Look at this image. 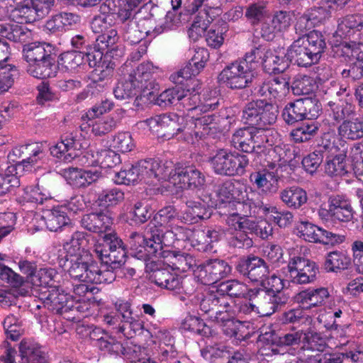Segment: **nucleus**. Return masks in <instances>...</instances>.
<instances>
[{
	"instance_id": "35",
	"label": "nucleus",
	"mask_w": 363,
	"mask_h": 363,
	"mask_svg": "<svg viewBox=\"0 0 363 363\" xmlns=\"http://www.w3.org/2000/svg\"><path fill=\"white\" fill-rule=\"evenodd\" d=\"M150 280L158 286L168 290H176L182 286L185 287L184 291L187 294L191 295L194 292V289H188L186 283H183L177 274L165 269H160L153 271L152 274L150 275Z\"/></svg>"
},
{
	"instance_id": "25",
	"label": "nucleus",
	"mask_w": 363,
	"mask_h": 363,
	"mask_svg": "<svg viewBox=\"0 0 363 363\" xmlns=\"http://www.w3.org/2000/svg\"><path fill=\"white\" fill-rule=\"evenodd\" d=\"M175 230L178 231V240H187L199 250H206L211 242L218 239V233L214 230H191L184 227H177Z\"/></svg>"
},
{
	"instance_id": "44",
	"label": "nucleus",
	"mask_w": 363,
	"mask_h": 363,
	"mask_svg": "<svg viewBox=\"0 0 363 363\" xmlns=\"http://www.w3.org/2000/svg\"><path fill=\"white\" fill-rule=\"evenodd\" d=\"M285 57L284 52L267 50L262 61L264 69L268 74L283 72L288 67Z\"/></svg>"
},
{
	"instance_id": "12",
	"label": "nucleus",
	"mask_w": 363,
	"mask_h": 363,
	"mask_svg": "<svg viewBox=\"0 0 363 363\" xmlns=\"http://www.w3.org/2000/svg\"><path fill=\"white\" fill-rule=\"evenodd\" d=\"M211 164L218 174L234 176L241 175L249 163L247 157L238 152H230L219 150L211 158Z\"/></svg>"
},
{
	"instance_id": "2",
	"label": "nucleus",
	"mask_w": 363,
	"mask_h": 363,
	"mask_svg": "<svg viewBox=\"0 0 363 363\" xmlns=\"http://www.w3.org/2000/svg\"><path fill=\"white\" fill-rule=\"evenodd\" d=\"M325 48L324 35L314 30L294 40L289 48L286 55L299 67H308L320 60Z\"/></svg>"
},
{
	"instance_id": "62",
	"label": "nucleus",
	"mask_w": 363,
	"mask_h": 363,
	"mask_svg": "<svg viewBox=\"0 0 363 363\" xmlns=\"http://www.w3.org/2000/svg\"><path fill=\"white\" fill-rule=\"evenodd\" d=\"M93 55L82 52L69 51L62 53L60 57V63L68 70H74L84 62L85 57L90 60Z\"/></svg>"
},
{
	"instance_id": "39",
	"label": "nucleus",
	"mask_w": 363,
	"mask_h": 363,
	"mask_svg": "<svg viewBox=\"0 0 363 363\" xmlns=\"http://www.w3.org/2000/svg\"><path fill=\"white\" fill-rule=\"evenodd\" d=\"M23 57L28 65H31L37 61H42L47 57L55 55L54 47L50 43L44 42H34L24 45Z\"/></svg>"
},
{
	"instance_id": "59",
	"label": "nucleus",
	"mask_w": 363,
	"mask_h": 363,
	"mask_svg": "<svg viewBox=\"0 0 363 363\" xmlns=\"http://www.w3.org/2000/svg\"><path fill=\"white\" fill-rule=\"evenodd\" d=\"M346 155L340 153L327 160L325 172L330 177L344 176L350 172V167L345 162Z\"/></svg>"
},
{
	"instance_id": "54",
	"label": "nucleus",
	"mask_w": 363,
	"mask_h": 363,
	"mask_svg": "<svg viewBox=\"0 0 363 363\" xmlns=\"http://www.w3.org/2000/svg\"><path fill=\"white\" fill-rule=\"evenodd\" d=\"M235 317H230L228 320L220 322L218 324L221 327L223 333L230 337L237 340H242L248 336L245 332L247 321L235 320Z\"/></svg>"
},
{
	"instance_id": "1",
	"label": "nucleus",
	"mask_w": 363,
	"mask_h": 363,
	"mask_svg": "<svg viewBox=\"0 0 363 363\" xmlns=\"http://www.w3.org/2000/svg\"><path fill=\"white\" fill-rule=\"evenodd\" d=\"M158 70L159 67L150 62L141 63L136 69L117 84L113 89L115 97L124 100L134 96L141 98L153 95L155 88L153 76Z\"/></svg>"
},
{
	"instance_id": "38",
	"label": "nucleus",
	"mask_w": 363,
	"mask_h": 363,
	"mask_svg": "<svg viewBox=\"0 0 363 363\" xmlns=\"http://www.w3.org/2000/svg\"><path fill=\"white\" fill-rule=\"evenodd\" d=\"M222 293L230 297L248 298L259 300L257 287L249 288L245 284L235 279L222 282L218 287Z\"/></svg>"
},
{
	"instance_id": "19",
	"label": "nucleus",
	"mask_w": 363,
	"mask_h": 363,
	"mask_svg": "<svg viewBox=\"0 0 363 363\" xmlns=\"http://www.w3.org/2000/svg\"><path fill=\"white\" fill-rule=\"evenodd\" d=\"M169 182L180 189L202 187L206 182L204 174L194 166H177L169 169Z\"/></svg>"
},
{
	"instance_id": "48",
	"label": "nucleus",
	"mask_w": 363,
	"mask_h": 363,
	"mask_svg": "<svg viewBox=\"0 0 363 363\" xmlns=\"http://www.w3.org/2000/svg\"><path fill=\"white\" fill-rule=\"evenodd\" d=\"M338 134L345 138L354 140L363 138V118L345 120L337 128Z\"/></svg>"
},
{
	"instance_id": "22",
	"label": "nucleus",
	"mask_w": 363,
	"mask_h": 363,
	"mask_svg": "<svg viewBox=\"0 0 363 363\" xmlns=\"http://www.w3.org/2000/svg\"><path fill=\"white\" fill-rule=\"evenodd\" d=\"M288 272L287 276L291 282L306 284L316 279L318 267L314 262L301 257H294L288 264Z\"/></svg>"
},
{
	"instance_id": "58",
	"label": "nucleus",
	"mask_w": 363,
	"mask_h": 363,
	"mask_svg": "<svg viewBox=\"0 0 363 363\" xmlns=\"http://www.w3.org/2000/svg\"><path fill=\"white\" fill-rule=\"evenodd\" d=\"M317 85L315 79L306 74H298L294 78L291 85L294 95H309L316 89Z\"/></svg>"
},
{
	"instance_id": "24",
	"label": "nucleus",
	"mask_w": 363,
	"mask_h": 363,
	"mask_svg": "<svg viewBox=\"0 0 363 363\" xmlns=\"http://www.w3.org/2000/svg\"><path fill=\"white\" fill-rule=\"evenodd\" d=\"M138 162L142 182L155 186L161 179H168L172 167L171 162L161 164V162L155 159H147Z\"/></svg>"
},
{
	"instance_id": "14",
	"label": "nucleus",
	"mask_w": 363,
	"mask_h": 363,
	"mask_svg": "<svg viewBox=\"0 0 363 363\" xmlns=\"http://www.w3.org/2000/svg\"><path fill=\"white\" fill-rule=\"evenodd\" d=\"M318 215L325 223L335 220L347 223L353 219L354 211L346 197L336 195L329 197L328 208L323 206H320Z\"/></svg>"
},
{
	"instance_id": "3",
	"label": "nucleus",
	"mask_w": 363,
	"mask_h": 363,
	"mask_svg": "<svg viewBox=\"0 0 363 363\" xmlns=\"http://www.w3.org/2000/svg\"><path fill=\"white\" fill-rule=\"evenodd\" d=\"M284 155V150L281 147L276 145L269 151V156L272 157V162H269L266 167L250 174V182L263 194L271 196L278 191L281 180V175L279 173L281 167L279 162H286Z\"/></svg>"
},
{
	"instance_id": "29",
	"label": "nucleus",
	"mask_w": 363,
	"mask_h": 363,
	"mask_svg": "<svg viewBox=\"0 0 363 363\" xmlns=\"http://www.w3.org/2000/svg\"><path fill=\"white\" fill-rule=\"evenodd\" d=\"M236 268L241 274L252 281H263L269 273L266 262L257 257L240 259Z\"/></svg>"
},
{
	"instance_id": "46",
	"label": "nucleus",
	"mask_w": 363,
	"mask_h": 363,
	"mask_svg": "<svg viewBox=\"0 0 363 363\" xmlns=\"http://www.w3.org/2000/svg\"><path fill=\"white\" fill-rule=\"evenodd\" d=\"M216 194L221 202L225 204L224 207L228 209L230 202L243 199V191L240 184L230 180H227L218 185Z\"/></svg>"
},
{
	"instance_id": "41",
	"label": "nucleus",
	"mask_w": 363,
	"mask_h": 363,
	"mask_svg": "<svg viewBox=\"0 0 363 363\" xmlns=\"http://www.w3.org/2000/svg\"><path fill=\"white\" fill-rule=\"evenodd\" d=\"M337 31L340 35L351 37L355 34L358 40H363V16L353 14L345 16L339 23Z\"/></svg>"
},
{
	"instance_id": "42",
	"label": "nucleus",
	"mask_w": 363,
	"mask_h": 363,
	"mask_svg": "<svg viewBox=\"0 0 363 363\" xmlns=\"http://www.w3.org/2000/svg\"><path fill=\"white\" fill-rule=\"evenodd\" d=\"M27 72L31 76L38 79L54 77L57 72V65L55 63V55H51L42 61H37L28 65Z\"/></svg>"
},
{
	"instance_id": "37",
	"label": "nucleus",
	"mask_w": 363,
	"mask_h": 363,
	"mask_svg": "<svg viewBox=\"0 0 363 363\" xmlns=\"http://www.w3.org/2000/svg\"><path fill=\"white\" fill-rule=\"evenodd\" d=\"M45 225L50 231L57 232L63 230L67 232L74 230L73 225L66 212V208L59 206L49 211L45 217Z\"/></svg>"
},
{
	"instance_id": "23",
	"label": "nucleus",
	"mask_w": 363,
	"mask_h": 363,
	"mask_svg": "<svg viewBox=\"0 0 363 363\" xmlns=\"http://www.w3.org/2000/svg\"><path fill=\"white\" fill-rule=\"evenodd\" d=\"M45 155L42 145L38 143H32L13 147L9 157L13 161L22 158V161L16 164V168L28 171Z\"/></svg>"
},
{
	"instance_id": "9",
	"label": "nucleus",
	"mask_w": 363,
	"mask_h": 363,
	"mask_svg": "<svg viewBox=\"0 0 363 363\" xmlns=\"http://www.w3.org/2000/svg\"><path fill=\"white\" fill-rule=\"evenodd\" d=\"M277 117V108L265 99L247 103L242 116L245 123L250 127H267L276 122Z\"/></svg>"
},
{
	"instance_id": "31",
	"label": "nucleus",
	"mask_w": 363,
	"mask_h": 363,
	"mask_svg": "<svg viewBox=\"0 0 363 363\" xmlns=\"http://www.w3.org/2000/svg\"><path fill=\"white\" fill-rule=\"evenodd\" d=\"M81 225L90 232L106 235L111 229L113 218L108 211L93 212L82 216Z\"/></svg>"
},
{
	"instance_id": "21",
	"label": "nucleus",
	"mask_w": 363,
	"mask_h": 363,
	"mask_svg": "<svg viewBox=\"0 0 363 363\" xmlns=\"http://www.w3.org/2000/svg\"><path fill=\"white\" fill-rule=\"evenodd\" d=\"M230 272L231 267L228 262L216 259L199 265L195 271V276L202 284L213 285L225 278Z\"/></svg>"
},
{
	"instance_id": "20",
	"label": "nucleus",
	"mask_w": 363,
	"mask_h": 363,
	"mask_svg": "<svg viewBox=\"0 0 363 363\" xmlns=\"http://www.w3.org/2000/svg\"><path fill=\"white\" fill-rule=\"evenodd\" d=\"M297 230L300 238L311 242L334 245L345 240L344 235L328 231L308 221L300 222Z\"/></svg>"
},
{
	"instance_id": "40",
	"label": "nucleus",
	"mask_w": 363,
	"mask_h": 363,
	"mask_svg": "<svg viewBox=\"0 0 363 363\" xmlns=\"http://www.w3.org/2000/svg\"><path fill=\"white\" fill-rule=\"evenodd\" d=\"M71 233L70 238L63 242V250L66 254L67 261H69V259L84 257L86 255V252L84 251L86 243V234L81 231L73 232L72 230Z\"/></svg>"
},
{
	"instance_id": "4",
	"label": "nucleus",
	"mask_w": 363,
	"mask_h": 363,
	"mask_svg": "<svg viewBox=\"0 0 363 363\" xmlns=\"http://www.w3.org/2000/svg\"><path fill=\"white\" fill-rule=\"evenodd\" d=\"M93 253L104 264L100 268H108L116 274L117 272L115 271L125 263L126 252L122 240L115 233L106 234L98 240L94 246Z\"/></svg>"
},
{
	"instance_id": "50",
	"label": "nucleus",
	"mask_w": 363,
	"mask_h": 363,
	"mask_svg": "<svg viewBox=\"0 0 363 363\" xmlns=\"http://www.w3.org/2000/svg\"><path fill=\"white\" fill-rule=\"evenodd\" d=\"M350 263L351 259L345 252L335 250L327 255L324 266L327 272H338L347 269Z\"/></svg>"
},
{
	"instance_id": "16",
	"label": "nucleus",
	"mask_w": 363,
	"mask_h": 363,
	"mask_svg": "<svg viewBox=\"0 0 363 363\" xmlns=\"http://www.w3.org/2000/svg\"><path fill=\"white\" fill-rule=\"evenodd\" d=\"M90 338L96 341V347L105 354L116 356L123 355L130 359L133 363H154L150 358L128 357V350L130 349H126L121 341L118 340L115 337L109 336L104 333L101 328H94L90 333Z\"/></svg>"
},
{
	"instance_id": "13",
	"label": "nucleus",
	"mask_w": 363,
	"mask_h": 363,
	"mask_svg": "<svg viewBox=\"0 0 363 363\" xmlns=\"http://www.w3.org/2000/svg\"><path fill=\"white\" fill-rule=\"evenodd\" d=\"M321 111V104L315 98L306 97L286 105L282 117L287 124H294L304 119L316 118Z\"/></svg>"
},
{
	"instance_id": "11",
	"label": "nucleus",
	"mask_w": 363,
	"mask_h": 363,
	"mask_svg": "<svg viewBox=\"0 0 363 363\" xmlns=\"http://www.w3.org/2000/svg\"><path fill=\"white\" fill-rule=\"evenodd\" d=\"M255 78L254 68L244 61H235L226 66L220 73V82L231 89L249 86Z\"/></svg>"
},
{
	"instance_id": "51",
	"label": "nucleus",
	"mask_w": 363,
	"mask_h": 363,
	"mask_svg": "<svg viewBox=\"0 0 363 363\" xmlns=\"http://www.w3.org/2000/svg\"><path fill=\"white\" fill-rule=\"evenodd\" d=\"M116 127V121L113 117L106 116L103 118H96V119H88L86 125H81L82 130H86L87 128H91V132L95 135H105Z\"/></svg>"
},
{
	"instance_id": "63",
	"label": "nucleus",
	"mask_w": 363,
	"mask_h": 363,
	"mask_svg": "<svg viewBox=\"0 0 363 363\" xmlns=\"http://www.w3.org/2000/svg\"><path fill=\"white\" fill-rule=\"evenodd\" d=\"M303 344L304 349L318 352H323L327 346L325 337L311 330L303 333Z\"/></svg>"
},
{
	"instance_id": "57",
	"label": "nucleus",
	"mask_w": 363,
	"mask_h": 363,
	"mask_svg": "<svg viewBox=\"0 0 363 363\" xmlns=\"http://www.w3.org/2000/svg\"><path fill=\"white\" fill-rule=\"evenodd\" d=\"M264 216L280 228H285L291 225L294 218L293 213L289 211H279L275 206L271 204H267V207H264Z\"/></svg>"
},
{
	"instance_id": "49",
	"label": "nucleus",
	"mask_w": 363,
	"mask_h": 363,
	"mask_svg": "<svg viewBox=\"0 0 363 363\" xmlns=\"http://www.w3.org/2000/svg\"><path fill=\"white\" fill-rule=\"evenodd\" d=\"M254 127H244L236 130L232 135V145L242 152L250 153L253 152L252 135Z\"/></svg>"
},
{
	"instance_id": "6",
	"label": "nucleus",
	"mask_w": 363,
	"mask_h": 363,
	"mask_svg": "<svg viewBox=\"0 0 363 363\" xmlns=\"http://www.w3.org/2000/svg\"><path fill=\"white\" fill-rule=\"evenodd\" d=\"M220 0H192L189 12L196 13L188 30L189 37L196 40L207 29L210 23L219 15Z\"/></svg>"
},
{
	"instance_id": "8",
	"label": "nucleus",
	"mask_w": 363,
	"mask_h": 363,
	"mask_svg": "<svg viewBox=\"0 0 363 363\" xmlns=\"http://www.w3.org/2000/svg\"><path fill=\"white\" fill-rule=\"evenodd\" d=\"M268 287H257L259 307L264 311L272 309L275 313L284 307L289 300V295L284 287V280L274 274L267 279Z\"/></svg>"
},
{
	"instance_id": "34",
	"label": "nucleus",
	"mask_w": 363,
	"mask_h": 363,
	"mask_svg": "<svg viewBox=\"0 0 363 363\" xmlns=\"http://www.w3.org/2000/svg\"><path fill=\"white\" fill-rule=\"evenodd\" d=\"M160 240L158 241L160 242V247L157 248L153 245L151 249L148 250V255L163 258L164 262L169 266L177 252V251L169 250V247L172 244V240H178L177 238L178 233H175L173 230H166L164 232L163 229L160 228ZM155 241L157 242V240H155Z\"/></svg>"
},
{
	"instance_id": "36",
	"label": "nucleus",
	"mask_w": 363,
	"mask_h": 363,
	"mask_svg": "<svg viewBox=\"0 0 363 363\" xmlns=\"http://www.w3.org/2000/svg\"><path fill=\"white\" fill-rule=\"evenodd\" d=\"M64 177L70 185L82 188L96 182L101 177V172L97 170L67 168L64 170Z\"/></svg>"
},
{
	"instance_id": "60",
	"label": "nucleus",
	"mask_w": 363,
	"mask_h": 363,
	"mask_svg": "<svg viewBox=\"0 0 363 363\" xmlns=\"http://www.w3.org/2000/svg\"><path fill=\"white\" fill-rule=\"evenodd\" d=\"M233 309V301L228 296L223 294L216 306V309L211 315V319L218 323L228 320L230 317H235V312Z\"/></svg>"
},
{
	"instance_id": "32",
	"label": "nucleus",
	"mask_w": 363,
	"mask_h": 363,
	"mask_svg": "<svg viewBox=\"0 0 363 363\" xmlns=\"http://www.w3.org/2000/svg\"><path fill=\"white\" fill-rule=\"evenodd\" d=\"M155 336L160 340L158 359L160 363H181L178 359V352L174 345V340L169 332L159 330L155 332Z\"/></svg>"
},
{
	"instance_id": "15",
	"label": "nucleus",
	"mask_w": 363,
	"mask_h": 363,
	"mask_svg": "<svg viewBox=\"0 0 363 363\" xmlns=\"http://www.w3.org/2000/svg\"><path fill=\"white\" fill-rule=\"evenodd\" d=\"M69 292L60 286L50 287L41 293L40 299L44 306L55 313H62L69 310L81 311L84 306L79 303V300L74 305Z\"/></svg>"
},
{
	"instance_id": "53",
	"label": "nucleus",
	"mask_w": 363,
	"mask_h": 363,
	"mask_svg": "<svg viewBox=\"0 0 363 363\" xmlns=\"http://www.w3.org/2000/svg\"><path fill=\"white\" fill-rule=\"evenodd\" d=\"M328 105L330 107V109L328 110V118L333 121V125L338 124L341 121L343 122L347 120L346 118L355 113L354 107L351 104L342 103L340 104L329 101Z\"/></svg>"
},
{
	"instance_id": "33",
	"label": "nucleus",
	"mask_w": 363,
	"mask_h": 363,
	"mask_svg": "<svg viewBox=\"0 0 363 363\" xmlns=\"http://www.w3.org/2000/svg\"><path fill=\"white\" fill-rule=\"evenodd\" d=\"M78 146L79 144L73 133H66L60 142L50 147V153L65 162H70L77 156Z\"/></svg>"
},
{
	"instance_id": "5",
	"label": "nucleus",
	"mask_w": 363,
	"mask_h": 363,
	"mask_svg": "<svg viewBox=\"0 0 363 363\" xmlns=\"http://www.w3.org/2000/svg\"><path fill=\"white\" fill-rule=\"evenodd\" d=\"M84 257L69 259L71 265L68 270L72 278L81 282L90 284H110L116 279V274L106 269L99 268L96 264H89Z\"/></svg>"
},
{
	"instance_id": "52",
	"label": "nucleus",
	"mask_w": 363,
	"mask_h": 363,
	"mask_svg": "<svg viewBox=\"0 0 363 363\" xmlns=\"http://www.w3.org/2000/svg\"><path fill=\"white\" fill-rule=\"evenodd\" d=\"M55 0H29L24 6L16 11L27 14L28 19L33 17V14L43 17L48 13Z\"/></svg>"
},
{
	"instance_id": "64",
	"label": "nucleus",
	"mask_w": 363,
	"mask_h": 363,
	"mask_svg": "<svg viewBox=\"0 0 363 363\" xmlns=\"http://www.w3.org/2000/svg\"><path fill=\"white\" fill-rule=\"evenodd\" d=\"M114 181L118 184H134L136 182H142L138 169V162L133 164L128 168L121 169L115 174Z\"/></svg>"
},
{
	"instance_id": "30",
	"label": "nucleus",
	"mask_w": 363,
	"mask_h": 363,
	"mask_svg": "<svg viewBox=\"0 0 363 363\" xmlns=\"http://www.w3.org/2000/svg\"><path fill=\"white\" fill-rule=\"evenodd\" d=\"M184 88H179L178 104L182 106L188 115L194 114L199 111V106L201 102V86L197 79H189Z\"/></svg>"
},
{
	"instance_id": "45",
	"label": "nucleus",
	"mask_w": 363,
	"mask_h": 363,
	"mask_svg": "<svg viewBox=\"0 0 363 363\" xmlns=\"http://www.w3.org/2000/svg\"><path fill=\"white\" fill-rule=\"evenodd\" d=\"M281 201L289 208L298 209L308 201L306 191L297 186L286 187L280 192Z\"/></svg>"
},
{
	"instance_id": "61",
	"label": "nucleus",
	"mask_w": 363,
	"mask_h": 363,
	"mask_svg": "<svg viewBox=\"0 0 363 363\" xmlns=\"http://www.w3.org/2000/svg\"><path fill=\"white\" fill-rule=\"evenodd\" d=\"M228 30V24L224 21H222L220 24L213 26L206 35L207 45L213 48H220L224 42L225 35Z\"/></svg>"
},
{
	"instance_id": "27",
	"label": "nucleus",
	"mask_w": 363,
	"mask_h": 363,
	"mask_svg": "<svg viewBox=\"0 0 363 363\" xmlns=\"http://www.w3.org/2000/svg\"><path fill=\"white\" fill-rule=\"evenodd\" d=\"M264 207H267V204H264L259 197L253 194L250 197L247 196V199H237L234 201L229 203V211L228 216L236 214L240 217H248L255 216L259 213L264 215Z\"/></svg>"
},
{
	"instance_id": "43",
	"label": "nucleus",
	"mask_w": 363,
	"mask_h": 363,
	"mask_svg": "<svg viewBox=\"0 0 363 363\" xmlns=\"http://www.w3.org/2000/svg\"><path fill=\"white\" fill-rule=\"evenodd\" d=\"M89 157H91V160L85 162L87 166L100 165L103 168H112L121 163L120 155L110 149L97 151L96 155L86 152L84 157L89 159Z\"/></svg>"
},
{
	"instance_id": "55",
	"label": "nucleus",
	"mask_w": 363,
	"mask_h": 363,
	"mask_svg": "<svg viewBox=\"0 0 363 363\" xmlns=\"http://www.w3.org/2000/svg\"><path fill=\"white\" fill-rule=\"evenodd\" d=\"M245 298L248 299L250 302H240L238 303L233 302V310L235 312V318L237 317L241 319L245 318L246 316L250 315L253 311H256L262 316H269L274 313L271 308H269V310L267 311L260 308L255 299L251 298L250 297Z\"/></svg>"
},
{
	"instance_id": "17",
	"label": "nucleus",
	"mask_w": 363,
	"mask_h": 363,
	"mask_svg": "<svg viewBox=\"0 0 363 363\" xmlns=\"http://www.w3.org/2000/svg\"><path fill=\"white\" fill-rule=\"evenodd\" d=\"M160 228L156 223L150 222L147 225L144 235L139 233H132L129 237L128 244L131 253L138 259H145L148 255V250L153 245L155 247H160V242H155V240H160Z\"/></svg>"
},
{
	"instance_id": "28",
	"label": "nucleus",
	"mask_w": 363,
	"mask_h": 363,
	"mask_svg": "<svg viewBox=\"0 0 363 363\" xmlns=\"http://www.w3.org/2000/svg\"><path fill=\"white\" fill-rule=\"evenodd\" d=\"M330 297L328 288L309 287L297 293L294 296V301L305 310L323 306Z\"/></svg>"
},
{
	"instance_id": "47",
	"label": "nucleus",
	"mask_w": 363,
	"mask_h": 363,
	"mask_svg": "<svg viewBox=\"0 0 363 363\" xmlns=\"http://www.w3.org/2000/svg\"><path fill=\"white\" fill-rule=\"evenodd\" d=\"M211 216L210 210L199 202L188 201L186 208L182 212L180 216L181 222L196 223L203 219L209 218Z\"/></svg>"
},
{
	"instance_id": "56",
	"label": "nucleus",
	"mask_w": 363,
	"mask_h": 363,
	"mask_svg": "<svg viewBox=\"0 0 363 363\" xmlns=\"http://www.w3.org/2000/svg\"><path fill=\"white\" fill-rule=\"evenodd\" d=\"M181 216L182 213H178L174 207L169 206L159 211V212L154 218V221L160 225V228L161 229H162L161 228L162 226H167L171 228L170 230L178 233L175 228L179 226L176 225L174 227H173L172 225L177 220L181 221ZM157 227L159 228V226Z\"/></svg>"
},
{
	"instance_id": "7",
	"label": "nucleus",
	"mask_w": 363,
	"mask_h": 363,
	"mask_svg": "<svg viewBox=\"0 0 363 363\" xmlns=\"http://www.w3.org/2000/svg\"><path fill=\"white\" fill-rule=\"evenodd\" d=\"M220 0H192L189 12L196 13L188 30L189 37L196 40L207 29L210 23L219 15Z\"/></svg>"
},
{
	"instance_id": "18",
	"label": "nucleus",
	"mask_w": 363,
	"mask_h": 363,
	"mask_svg": "<svg viewBox=\"0 0 363 363\" xmlns=\"http://www.w3.org/2000/svg\"><path fill=\"white\" fill-rule=\"evenodd\" d=\"M6 344L4 354L0 357V360L4 363H45L46 361L45 354L36 342L30 340L21 342L18 362L16 361V350Z\"/></svg>"
},
{
	"instance_id": "26",
	"label": "nucleus",
	"mask_w": 363,
	"mask_h": 363,
	"mask_svg": "<svg viewBox=\"0 0 363 363\" xmlns=\"http://www.w3.org/2000/svg\"><path fill=\"white\" fill-rule=\"evenodd\" d=\"M209 60V52L207 49L199 48L194 51V54L186 65L179 70L177 75H172L171 78L176 81V83L183 84L185 79L188 82L192 76H196L204 68L206 63Z\"/></svg>"
},
{
	"instance_id": "10",
	"label": "nucleus",
	"mask_w": 363,
	"mask_h": 363,
	"mask_svg": "<svg viewBox=\"0 0 363 363\" xmlns=\"http://www.w3.org/2000/svg\"><path fill=\"white\" fill-rule=\"evenodd\" d=\"M225 222L228 230L231 231L228 238L230 246L238 248H249L252 246L253 241L250 235L257 230V223L254 220L234 213L228 216Z\"/></svg>"
}]
</instances>
